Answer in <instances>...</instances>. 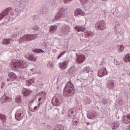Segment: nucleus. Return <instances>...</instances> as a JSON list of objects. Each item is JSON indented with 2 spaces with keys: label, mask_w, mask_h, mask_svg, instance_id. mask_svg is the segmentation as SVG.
<instances>
[{
  "label": "nucleus",
  "mask_w": 130,
  "mask_h": 130,
  "mask_svg": "<svg viewBox=\"0 0 130 130\" xmlns=\"http://www.w3.org/2000/svg\"><path fill=\"white\" fill-rule=\"evenodd\" d=\"M66 52H67V51H63V52H61L58 56L57 59H59V58L61 57V56L66 54Z\"/></svg>",
  "instance_id": "79ce46f5"
},
{
  "label": "nucleus",
  "mask_w": 130,
  "mask_h": 130,
  "mask_svg": "<svg viewBox=\"0 0 130 130\" xmlns=\"http://www.w3.org/2000/svg\"><path fill=\"white\" fill-rule=\"evenodd\" d=\"M24 32H25L24 31V30L23 29H21L20 32H15L13 35V38H16V39H17V38H19L20 35L21 34H22V33H24Z\"/></svg>",
  "instance_id": "a878e982"
},
{
  "label": "nucleus",
  "mask_w": 130,
  "mask_h": 130,
  "mask_svg": "<svg viewBox=\"0 0 130 130\" xmlns=\"http://www.w3.org/2000/svg\"><path fill=\"white\" fill-rule=\"evenodd\" d=\"M41 45H42L44 49H48V46H49V44H48V43L44 42L41 44Z\"/></svg>",
  "instance_id": "e433bc0d"
},
{
  "label": "nucleus",
  "mask_w": 130,
  "mask_h": 130,
  "mask_svg": "<svg viewBox=\"0 0 130 130\" xmlns=\"http://www.w3.org/2000/svg\"><path fill=\"white\" fill-rule=\"evenodd\" d=\"M29 110H30V111H31V112H35L34 109H33V108H32L31 107H29Z\"/></svg>",
  "instance_id": "603ef678"
},
{
  "label": "nucleus",
  "mask_w": 130,
  "mask_h": 130,
  "mask_svg": "<svg viewBox=\"0 0 130 130\" xmlns=\"http://www.w3.org/2000/svg\"><path fill=\"white\" fill-rule=\"evenodd\" d=\"M52 130H64V128L62 125H57Z\"/></svg>",
  "instance_id": "2f4dec72"
},
{
  "label": "nucleus",
  "mask_w": 130,
  "mask_h": 130,
  "mask_svg": "<svg viewBox=\"0 0 130 130\" xmlns=\"http://www.w3.org/2000/svg\"><path fill=\"white\" fill-rule=\"evenodd\" d=\"M84 101L86 104H90L92 102V100L88 96L84 98Z\"/></svg>",
  "instance_id": "f704fd0d"
},
{
  "label": "nucleus",
  "mask_w": 130,
  "mask_h": 130,
  "mask_svg": "<svg viewBox=\"0 0 130 130\" xmlns=\"http://www.w3.org/2000/svg\"><path fill=\"white\" fill-rule=\"evenodd\" d=\"M32 30H34L35 32H37L39 30V26L35 25L32 27Z\"/></svg>",
  "instance_id": "ea45409f"
},
{
  "label": "nucleus",
  "mask_w": 130,
  "mask_h": 130,
  "mask_svg": "<svg viewBox=\"0 0 130 130\" xmlns=\"http://www.w3.org/2000/svg\"><path fill=\"white\" fill-rule=\"evenodd\" d=\"M24 115L25 114L22 111H17L15 114V117L16 120L20 121V120H22L24 117Z\"/></svg>",
  "instance_id": "1a4fd4ad"
},
{
  "label": "nucleus",
  "mask_w": 130,
  "mask_h": 130,
  "mask_svg": "<svg viewBox=\"0 0 130 130\" xmlns=\"http://www.w3.org/2000/svg\"><path fill=\"white\" fill-rule=\"evenodd\" d=\"M25 57L29 61L35 62L36 60H37V57H35L33 54L25 55Z\"/></svg>",
  "instance_id": "dca6fc26"
},
{
  "label": "nucleus",
  "mask_w": 130,
  "mask_h": 130,
  "mask_svg": "<svg viewBox=\"0 0 130 130\" xmlns=\"http://www.w3.org/2000/svg\"><path fill=\"white\" fill-rule=\"evenodd\" d=\"M32 52H34V53H45V52H44V51H43V50H42L41 49H32Z\"/></svg>",
  "instance_id": "7c9ffc66"
},
{
  "label": "nucleus",
  "mask_w": 130,
  "mask_h": 130,
  "mask_svg": "<svg viewBox=\"0 0 130 130\" xmlns=\"http://www.w3.org/2000/svg\"><path fill=\"white\" fill-rule=\"evenodd\" d=\"M114 61H115V59L114 60Z\"/></svg>",
  "instance_id": "338daca9"
},
{
  "label": "nucleus",
  "mask_w": 130,
  "mask_h": 130,
  "mask_svg": "<svg viewBox=\"0 0 130 130\" xmlns=\"http://www.w3.org/2000/svg\"><path fill=\"white\" fill-rule=\"evenodd\" d=\"M115 31H117V29H116V26L115 27Z\"/></svg>",
  "instance_id": "680f3d73"
},
{
  "label": "nucleus",
  "mask_w": 130,
  "mask_h": 130,
  "mask_svg": "<svg viewBox=\"0 0 130 130\" xmlns=\"http://www.w3.org/2000/svg\"><path fill=\"white\" fill-rule=\"evenodd\" d=\"M28 115L29 116H31L32 114H31V112H28Z\"/></svg>",
  "instance_id": "5fc2aeb1"
},
{
  "label": "nucleus",
  "mask_w": 130,
  "mask_h": 130,
  "mask_svg": "<svg viewBox=\"0 0 130 130\" xmlns=\"http://www.w3.org/2000/svg\"><path fill=\"white\" fill-rule=\"evenodd\" d=\"M68 66H69V61L68 60L64 61L63 62H60L59 64V68L61 70L67 69Z\"/></svg>",
  "instance_id": "2eb2a0df"
},
{
  "label": "nucleus",
  "mask_w": 130,
  "mask_h": 130,
  "mask_svg": "<svg viewBox=\"0 0 130 130\" xmlns=\"http://www.w3.org/2000/svg\"><path fill=\"white\" fill-rule=\"evenodd\" d=\"M87 117L89 119H95V118L96 117V112L95 111H92L87 115Z\"/></svg>",
  "instance_id": "aec40b11"
},
{
  "label": "nucleus",
  "mask_w": 130,
  "mask_h": 130,
  "mask_svg": "<svg viewBox=\"0 0 130 130\" xmlns=\"http://www.w3.org/2000/svg\"><path fill=\"white\" fill-rule=\"evenodd\" d=\"M15 100H16V102H17V103H21V102H22V98H21V96H20V95L17 96L16 97Z\"/></svg>",
  "instance_id": "4c0bfd02"
},
{
  "label": "nucleus",
  "mask_w": 130,
  "mask_h": 130,
  "mask_svg": "<svg viewBox=\"0 0 130 130\" xmlns=\"http://www.w3.org/2000/svg\"><path fill=\"white\" fill-rule=\"evenodd\" d=\"M64 4H69L70 2H72L73 0H63Z\"/></svg>",
  "instance_id": "8fccbe9b"
},
{
  "label": "nucleus",
  "mask_w": 130,
  "mask_h": 130,
  "mask_svg": "<svg viewBox=\"0 0 130 130\" xmlns=\"http://www.w3.org/2000/svg\"><path fill=\"white\" fill-rule=\"evenodd\" d=\"M41 104H42V103H39L38 106H35L34 108V110H35V112H36V111H37V110H38V109H39L40 107V105H41Z\"/></svg>",
  "instance_id": "a19ab883"
},
{
  "label": "nucleus",
  "mask_w": 130,
  "mask_h": 130,
  "mask_svg": "<svg viewBox=\"0 0 130 130\" xmlns=\"http://www.w3.org/2000/svg\"><path fill=\"white\" fill-rule=\"evenodd\" d=\"M7 81H8V82H9V81H12V80H11V78H7Z\"/></svg>",
  "instance_id": "13d9d810"
},
{
  "label": "nucleus",
  "mask_w": 130,
  "mask_h": 130,
  "mask_svg": "<svg viewBox=\"0 0 130 130\" xmlns=\"http://www.w3.org/2000/svg\"><path fill=\"white\" fill-rule=\"evenodd\" d=\"M22 94L24 97H27V96H29V95L32 94V90L30 89L23 88L22 90Z\"/></svg>",
  "instance_id": "4468645a"
},
{
  "label": "nucleus",
  "mask_w": 130,
  "mask_h": 130,
  "mask_svg": "<svg viewBox=\"0 0 130 130\" xmlns=\"http://www.w3.org/2000/svg\"><path fill=\"white\" fill-rule=\"evenodd\" d=\"M84 73L89 74V73H93V69L91 67L87 66L83 69Z\"/></svg>",
  "instance_id": "5701e85b"
},
{
  "label": "nucleus",
  "mask_w": 130,
  "mask_h": 130,
  "mask_svg": "<svg viewBox=\"0 0 130 130\" xmlns=\"http://www.w3.org/2000/svg\"><path fill=\"white\" fill-rule=\"evenodd\" d=\"M69 72L70 74L75 73V68H70V70H69Z\"/></svg>",
  "instance_id": "de8ad7c7"
},
{
  "label": "nucleus",
  "mask_w": 130,
  "mask_h": 130,
  "mask_svg": "<svg viewBox=\"0 0 130 130\" xmlns=\"http://www.w3.org/2000/svg\"><path fill=\"white\" fill-rule=\"evenodd\" d=\"M84 38H91L94 36V32L92 31H86L84 32Z\"/></svg>",
  "instance_id": "b1692460"
},
{
  "label": "nucleus",
  "mask_w": 130,
  "mask_h": 130,
  "mask_svg": "<svg viewBox=\"0 0 130 130\" xmlns=\"http://www.w3.org/2000/svg\"><path fill=\"white\" fill-rule=\"evenodd\" d=\"M36 98H38V103L42 104L46 98V93L44 91H41L36 95Z\"/></svg>",
  "instance_id": "423d86ee"
},
{
  "label": "nucleus",
  "mask_w": 130,
  "mask_h": 130,
  "mask_svg": "<svg viewBox=\"0 0 130 130\" xmlns=\"http://www.w3.org/2000/svg\"><path fill=\"white\" fill-rule=\"evenodd\" d=\"M118 48L119 49V52H122L123 50H124V46L122 45L118 46Z\"/></svg>",
  "instance_id": "58836bf2"
},
{
  "label": "nucleus",
  "mask_w": 130,
  "mask_h": 130,
  "mask_svg": "<svg viewBox=\"0 0 130 130\" xmlns=\"http://www.w3.org/2000/svg\"><path fill=\"white\" fill-rule=\"evenodd\" d=\"M8 77L11 79V81H14V80H16L17 79V76H16V74L13 72H10L8 74Z\"/></svg>",
  "instance_id": "bb28decb"
},
{
  "label": "nucleus",
  "mask_w": 130,
  "mask_h": 130,
  "mask_svg": "<svg viewBox=\"0 0 130 130\" xmlns=\"http://www.w3.org/2000/svg\"><path fill=\"white\" fill-rule=\"evenodd\" d=\"M53 43H51V44H52Z\"/></svg>",
  "instance_id": "774afa93"
},
{
  "label": "nucleus",
  "mask_w": 130,
  "mask_h": 130,
  "mask_svg": "<svg viewBox=\"0 0 130 130\" xmlns=\"http://www.w3.org/2000/svg\"><path fill=\"white\" fill-rule=\"evenodd\" d=\"M107 88L109 90H112L115 88V82L114 80H108L106 83Z\"/></svg>",
  "instance_id": "f8f14e48"
},
{
  "label": "nucleus",
  "mask_w": 130,
  "mask_h": 130,
  "mask_svg": "<svg viewBox=\"0 0 130 130\" xmlns=\"http://www.w3.org/2000/svg\"><path fill=\"white\" fill-rule=\"evenodd\" d=\"M14 41L12 39H5L2 42V44H10V43H14Z\"/></svg>",
  "instance_id": "4be33fe9"
},
{
  "label": "nucleus",
  "mask_w": 130,
  "mask_h": 130,
  "mask_svg": "<svg viewBox=\"0 0 130 130\" xmlns=\"http://www.w3.org/2000/svg\"><path fill=\"white\" fill-rule=\"evenodd\" d=\"M0 119L3 123L7 122V116L2 113H0Z\"/></svg>",
  "instance_id": "cd10ccee"
},
{
  "label": "nucleus",
  "mask_w": 130,
  "mask_h": 130,
  "mask_svg": "<svg viewBox=\"0 0 130 130\" xmlns=\"http://www.w3.org/2000/svg\"><path fill=\"white\" fill-rule=\"evenodd\" d=\"M115 64H116V66H117L118 64V62H117V61H116V62L115 63Z\"/></svg>",
  "instance_id": "052dcab7"
},
{
  "label": "nucleus",
  "mask_w": 130,
  "mask_h": 130,
  "mask_svg": "<svg viewBox=\"0 0 130 130\" xmlns=\"http://www.w3.org/2000/svg\"><path fill=\"white\" fill-rule=\"evenodd\" d=\"M76 56V62L78 63H82V62H84V61H85L86 59V57L85 56V55L77 53Z\"/></svg>",
  "instance_id": "9b49d317"
},
{
  "label": "nucleus",
  "mask_w": 130,
  "mask_h": 130,
  "mask_svg": "<svg viewBox=\"0 0 130 130\" xmlns=\"http://www.w3.org/2000/svg\"><path fill=\"white\" fill-rule=\"evenodd\" d=\"M74 116H75V115H73V114H71V113L69 112V117L70 118H73Z\"/></svg>",
  "instance_id": "09e8293b"
},
{
  "label": "nucleus",
  "mask_w": 130,
  "mask_h": 130,
  "mask_svg": "<svg viewBox=\"0 0 130 130\" xmlns=\"http://www.w3.org/2000/svg\"><path fill=\"white\" fill-rule=\"evenodd\" d=\"M91 51L90 50H85V53L86 54H88V53H90V52Z\"/></svg>",
  "instance_id": "3c124183"
},
{
  "label": "nucleus",
  "mask_w": 130,
  "mask_h": 130,
  "mask_svg": "<svg viewBox=\"0 0 130 130\" xmlns=\"http://www.w3.org/2000/svg\"><path fill=\"white\" fill-rule=\"evenodd\" d=\"M74 91H75V87L74 86V84L71 81L68 82L64 88L63 91V94L67 102H71V97L72 96V95L70 94L74 93Z\"/></svg>",
  "instance_id": "7ed1b4c3"
},
{
  "label": "nucleus",
  "mask_w": 130,
  "mask_h": 130,
  "mask_svg": "<svg viewBox=\"0 0 130 130\" xmlns=\"http://www.w3.org/2000/svg\"><path fill=\"white\" fill-rule=\"evenodd\" d=\"M60 95L57 94L51 100V103L54 106H58L60 104Z\"/></svg>",
  "instance_id": "0eeeda50"
},
{
  "label": "nucleus",
  "mask_w": 130,
  "mask_h": 130,
  "mask_svg": "<svg viewBox=\"0 0 130 130\" xmlns=\"http://www.w3.org/2000/svg\"><path fill=\"white\" fill-rule=\"evenodd\" d=\"M70 31L71 27H70V25L68 24H64L61 28L60 33L62 35H66V34H68Z\"/></svg>",
  "instance_id": "6e6552de"
},
{
  "label": "nucleus",
  "mask_w": 130,
  "mask_h": 130,
  "mask_svg": "<svg viewBox=\"0 0 130 130\" xmlns=\"http://www.w3.org/2000/svg\"><path fill=\"white\" fill-rule=\"evenodd\" d=\"M69 112H70V113H71V114H73L74 115V111H71Z\"/></svg>",
  "instance_id": "6e6d98bb"
},
{
  "label": "nucleus",
  "mask_w": 130,
  "mask_h": 130,
  "mask_svg": "<svg viewBox=\"0 0 130 130\" xmlns=\"http://www.w3.org/2000/svg\"><path fill=\"white\" fill-rule=\"evenodd\" d=\"M5 88V84L2 83L1 85V89H4Z\"/></svg>",
  "instance_id": "864d4df0"
},
{
  "label": "nucleus",
  "mask_w": 130,
  "mask_h": 130,
  "mask_svg": "<svg viewBox=\"0 0 130 130\" xmlns=\"http://www.w3.org/2000/svg\"><path fill=\"white\" fill-rule=\"evenodd\" d=\"M75 16H85V12H83V10L80 8H78L75 10L74 12Z\"/></svg>",
  "instance_id": "a211bd4d"
},
{
  "label": "nucleus",
  "mask_w": 130,
  "mask_h": 130,
  "mask_svg": "<svg viewBox=\"0 0 130 130\" xmlns=\"http://www.w3.org/2000/svg\"><path fill=\"white\" fill-rule=\"evenodd\" d=\"M86 124H87V125H90V124H91V123H90V122H87L86 123Z\"/></svg>",
  "instance_id": "4d7b16f0"
},
{
  "label": "nucleus",
  "mask_w": 130,
  "mask_h": 130,
  "mask_svg": "<svg viewBox=\"0 0 130 130\" xmlns=\"http://www.w3.org/2000/svg\"><path fill=\"white\" fill-rule=\"evenodd\" d=\"M47 4H50L51 6H52V7H54V0H48L47 1Z\"/></svg>",
  "instance_id": "37998d69"
},
{
  "label": "nucleus",
  "mask_w": 130,
  "mask_h": 130,
  "mask_svg": "<svg viewBox=\"0 0 130 130\" xmlns=\"http://www.w3.org/2000/svg\"><path fill=\"white\" fill-rule=\"evenodd\" d=\"M67 9L64 8H61L60 9L59 12L55 16L54 19H52V17H49V19H48V21L50 23L51 22H55L57 20H60V21H69V17L67 14Z\"/></svg>",
  "instance_id": "f03ea898"
},
{
  "label": "nucleus",
  "mask_w": 130,
  "mask_h": 130,
  "mask_svg": "<svg viewBox=\"0 0 130 130\" xmlns=\"http://www.w3.org/2000/svg\"><path fill=\"white\" fill-rule=\"evenodd\" d=\"M57 29V27L56 26V25H53L51 26L50 28V33H51V34H52V33H54V32L56 31Z\"/></svg>",
  "instance_id": "473e14b6"
},
{
  "label": "nucleus",
  "mask_w": 130,
  "mask_h": 130,
  "mask_svg": "<svg viewBox=\"0 0 130 130\" xmlns=\"http://www.w3.org/2000/svg\"><path fill=\"white\" fill-rule=\"evenodd\" d=\"M120 124L119 122H115L113 123V124L112 125V129H117L119 127Z\"/></svg>",
  "instance_id": "72a5a7b5"
},
{
  "label": "nucleus",
  "mask_w": 130,
  "mask_h": 130,
  "mask_svg": "<svg viewBox=\"0 0 130 130\" xmlns=\"http://www.w3.org/2000/svg\"><path fill=\"white\" fill-rule=\"evenodd\" d=\"M31 72H34V68H32L30 70Z\"/></svg>",
  "instance_id": "bf43d9fd"
},
{
  "label": "nucleus",
  "mask_w": 130,
  "mask_h": 130,
  "mask_svg": "<svg viewBox=\"0 0 130 130\" xmlns=\"http://www.w3.org/2000/svg\"><path fill=\"white\" fill-rule=\"evenodd\" d=\"M79 122H80V121L78 118H75L73 119V123L74 125H78V124H79Z\"/></svg>",
  "instance_id": "c9c22d12"
},
{
  "label": "nucleus",
  "mask_w": 130,
  "mask_h": 130,
  "mask_svg": "<svg viewBox=\"0 0 130 130\" xmlns=\"http://www.w3.org/2000/svg\"><path fill=\"white\" fill-rule=\"evenodd\" d=\"M18 41H19V43H22V42H24V41H26V39H25V38H24V36L22 38H20L18 40Z\"/></svg>",
  "instance_id": "c03bdc74"
},
{
  "label": "nucleus",
  "mask_w": 130,
  "mask_h": 130,
  "mask_svg": "<svg viewBox=\"0 0 130 130\" xmlns=\"http://www.w3.org/2000/svg\"><path fill=\"white\" fill-rule=\"evenodd\" d=\"M37 36H38L37 34L34 35H25L24 36L23 38H25V41H32V40L36 39Z\"/></svg>",
  "instance_id": "9d476101"
},
{
  "label": "nucleus",
  "mask_w": 130,
  "mask_h": 130,
  "mask_svg": "<svg viewBox=\"0 0 130 130\" xmlns=\"http://www.w3.org/2000/svg\"><path fill=\"white\" fill-rule=\"evenodd\" d=\"M14 16V12L11 8H8L0 14V21L4 18V24L8 23V24H12L11 22V18Z\"/></svg>",
  "instance_id": "20e7f679"
},
{
  "label": "nucleus",
  "mask_w": 130,
  "mask_h": 130,
  "mask_svg": "<svg viewBox=\"0 0 130 130\" xmlns=\"http://www.w3.org/2000/svg\"><path fill=\"white\" fill-rule=\"evenodd\" d=\"M11 100V99L10 98L4 95L1 98L0 101L2 103H5V102H9Z\"/></svg>",
  "instance_id": "412c9836"
},
{
  "label": "nucleus",
  "mask_w": 130,
  "mask_h": 130,
  "mask_svg": "<svg viewBox=\"0 0 130 130\" xmlns=\"http://www.w3.org/2000/svg\"><path fill=\"white\" fill-rule=\"evenodd\" d=\"M107 103V102H105L104 104H106Z\"/></svg>",
  "instance_id": "0e129e2a"
},
{
  "label": "nucleus",
  "mask_w": 130,
  "mask_h": 130,
  "mask_svg": "<svg viewBox=\"0 0 130 130\" xmlns=\"http://www.w3.org/2000/svg\"><path fill=\"white\" fill-rule=\"evenodd\" d=\"M55 51V49L53 50V52H54Z\"/></svg>",
  "instance_id": "e2e57ef3"
},
{
  "label": "nucleus",
  "mask_w": 130,
  "mask_h": 130,
  "mask_svg": "<svg viewBox=\"0 0 130 130\" xmlns=\"http://www.w3.org/2000/svg\"><path fill=\"white\" fill-rule=\"evenodd\" d=\"M107 71L106 70V68H102L98 71V76L100 77V78H102V77H104V76H106L107 75Z\"/></svg>",
  "instance_id": "ddd939ff"
},
{
  "label": "nucleus",
  "mask_w": 130,
  "mask_h": 130,
  "mask_svg": "<svg viewBox=\"0 0 130 130\" xmlns=\"http://www.w3.org/2000/svg\"><path fill=\"white\" fill-rule=\"evenodd\" d=\"M103 1H107V0H102Z\"/></svg>",
  "instance_id": "69168bd1"
},
{
  "label": "nucleus",
  "mask_w": 130,
  "mask_h": 130,
  "mask_svg": "<svg viewBox=\"0 0 130 130\" xmlns=\"http://www.w3.org/2000/svg\"><path fill=\"white\" fill-rule=\"evenodd\" d=\"M123 60L125 62H130V54H126L124 58H123Z\"/></svg>",
  "instance_id": "c85d7f7f"
},
{
  "label": "nucleus",
  "mask_w": 130,
  "mask_h": 130,
  "mask_svg": "<svg viewBox=\"0 0 130 130\" xmlns=\"http://www.w3.org/2000/svg\"><path fill=\"white\" fill-rule=\"evenodd\" d=\"M11 67L12 69L14 68V70H18L21 73L25 72V69L28 67V63L23 59L21 60H12L10 62Z\"/></svg>",
  "instance_id": "f257e3e1"
},
{
  "label": "nucleus",
  "mask_w": 130,
  "mask_h": 130,
  "mask_svg": "<svg viewBox=\"0 0 130 130\" xmlns=\"http://www.w3.org/2000/svg\"><path fill=\"white\" fill-rule=\"evenodd\" d=\"M74 29L77 32H84L86 31V26L85 25H77L74 27Z\"/></svg>",
  "instance_id": "f3484780"
},
{
  "label": "nucleus",
  "mask_w": 130,
  "mask_h": 130,
  "mask_svg": "<svg viewBox=\"0 0 130 130\" xmlns=\"http://www.w3.org/2000/svg\"><path fill=\"white\" fill-rule=\"evenodd\" d=\"M16 7H18L19 8H24V7H26V2L24 0L16 1Z\"/></svg>",
  "instance_id": "6ab92c4d"
},
{
  "label": "nucleus",
  "mask_w": 130,
  "mask_h": 130,
  "mask_svg": "<svg viewBox=\"0 0 130 130\" xmlns=\"http://www.w3.org/2000/svg\"><path fill=\"white\" fill-rule=\"evenodd\" d=\"M123 122L124 123H129L130 122V115H128L127 116L123 117L122 118Z\"/></svg>",
  "instance_id": "393cba45"
},
{
  "label": "nucleus",
  "mask_w": 130,
  "mask_h": 130,
  "mask_svg": "<svg viewBox=\"0 0 130 130\" xmlns=\"http://www.w3.org/2000/svg\"><path fill=\"white\" fill-rule=\"evenodd\" d=\"M89 0H80V2L82 5H86L88 3Z\"/></svg>",
  "instance_id": "49530a36"
},
{
  "label": "nucleus",
  "mask_w": 130,
  "mask_h": 130,
  "mask_svg": "<svg viewBox=\"0 0 130 130\" xmlns=\"http://www.w3.org/2000/svg\"><path fill=\"white\" fill-rule=\"evenodd\" d=\"M95 28L96 30H102L103 31L106 29V22L104 20H100L95 22Z\"/></svg>",
  "instance_id": "39448f33"
},
{
  "label": "nucleus",
  "mask_w": 130,
  "mask_h": 130,
  "mask_svg": "<svg viewBox=\"0 0 130 130\" xmlns=\"http://www.w3.org/2000/svg\"><path fill=\"white\" fill-rule=\"evenodd\" d=\"M46 108L48 110H51V109H52L51 106L49 105L48 104L46 105Z\"/></svg>",
  "instance_id": "a18cd8bd"
},
{
  "label": "nucleus",
  "mask_w": 130,
  "mask_h": 130,
  "mask_svg": "<svg viewBox=\"0 0 130 130\" xmlns=\"http://www.w3.org/2000/svg\"><path fill=\"white\" fill-rule=\"evenodd\" d=\"M35 80L33 78L28 79L26 82V86L29 87V86H31V85H32V84L35 83Z\"/></svg>",
  "instance_id": "c756f323"
}]
</instances>
